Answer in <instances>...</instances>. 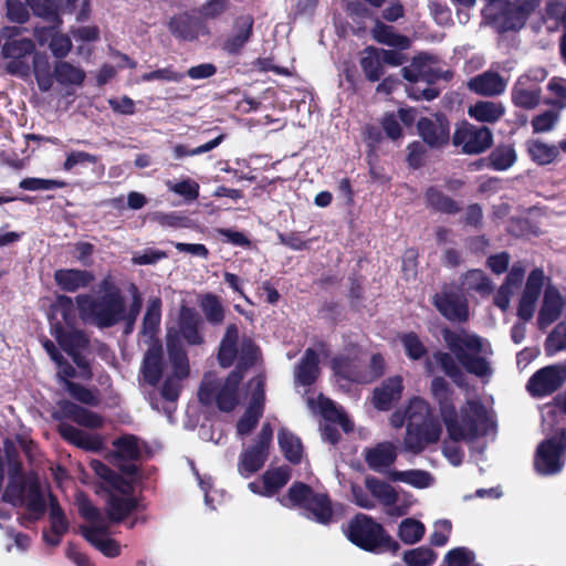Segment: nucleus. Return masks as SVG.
<instances>
[{"instance_id":"10","label":"nucleus","mask_w":566,"mask_h":566,"mask_svg":"<svg viewBox=\"0 0 566 566\" xmlns=\"http://www.w3.org/2000/svg\"><path fill=\"white\" fill-rule=\"evenodd\" d=\"M430 392L439 407V412L446 426L448 437L453 442H460L463 434L459 427L458 412L454 405V390L443 377L436 376L431 380Z\"/></svg>"},{"instance_id":"28","label":"nucleus","mask_w":566,"mask_h":566,"mask_svg":"<svg viewBox=\"0 0 566 566\" xmlns=\"http://www.w3.org/2000/svg\"><path fill=\"white\" fill-rule=\"evenodd\" d=\"M203 23L188 12L175 14L168 22V29L171 34L179 40L195 41L198 39Z\"/></svg>"},{"instance_id":"47","label":"nucleus","mask_w":566,"mask_h":566,"mask_svg":"<svg viewBox=\"0 0 566 566\" xmlns=\"http://www.w3.org/2000/svg\"><path fill=\"white\" fill-rule=\"evenodd\" d=\"M169 361L172 366L174 376L182 380L189 376V359L184 344L166 342Z\"/></svg>"},{"instance_id":"27","label":"nucleus","mask_w":566,"mask_h":566,"mask_svg":"<svg viewBox=\"0 0 566 566\" xmlns=\"http://www.w3.org/2000/svg\"><path fill=\"white\" fill-rule=\"evenodd\" d=\"M140 373L146 384L156 387L164 373V353L160 344H154L145 353Z\"/></svg>"},{"instance_id":"2","label":"nucleus","mask_w":566,"mask_h":566,"mask_svg":"<svg viewBox=\"0 0 566 566\" xmlns=\"http://www.w3.org/2000/svg\"><path fill=\"white\" fill-rule=\"evenodd\" d=\"M405 415L407 426L403 448L407 452L419 454L427 446L439 441L442 427L426 400L418 397L411 399Z\"/></svg>"},{"instance_id":"57","label":"nucleus","mask_w":566,"mask_h":566,"mask_svg":"<svg viewBox=\"0 0 566 566\" xmlns=\"http://www.w3.org/2000/svg\"><path fill=\"white\" fill-rule=\"evenodd\" d=\"M406 356L410 360H420L427 356L428 349L416 332L403 333L399 336Z\"/></svg>"},{"instance_id":"63","label":"nucleus","mask_w":566,"mask_h":566,"mask_svg":"<svg viewBox=\"0 0 566 566\" xmlns=\"http://www.w3.org/2000/svg\"><path fill=\"white\" fill-rule=\"evenodd\" d=\"M75 300L65 294H59L52 305L53 310L61 314L62 319L67 326H74L76 323L77 306H74Z\"/></svg>"},{"instance_id":"16","label":"nucleus","mask_w":566,"mask_h":566,"mask_svg":"<svg viewBox=\"0 0 566 566\" xmlns=\"http://www.w3.org/2000/svg\"><path fill=\"white\" fill-rule=\"evenodd\" d=\"M460 418L459 427L463 434L460 441H473L488 433V411L480 400H467L460 408Z\"/></svg>"},{"instance_id":"26","label":"nucleus","mask_w":566,"mask_h":566,"mask_svg":"<svg viewBox=\"0 0 566 566\" xmlns=\"http://www.w3.org/2000/svg\"><path fill=\"white\" fill-rule=\"evenodd\" d=\"M397 460V448L390 441L377 443L374 448L365 450V462L375 472H384Z\"/></svg>"},{"instance_id":"62","label":"nucleus","mask_w":566,"mask_h":566,"mask_svg":"<svg viewBox=\"0 0 566 566\" xmlns=\"http://www.w3.org/2000/svg\"><path fill=\"white\" fill-rule=\"evenodd\" d=\"M50 523L55 535H64L69 531V522L55 496L50 495Z\"/></svg>"},{"instance_id":"41","label":"nucleus","mask_w":566,"mask_h":566,"mask_svg":"<svg viewBox=\"0 0 566 566\" xmlns=\"http://www.w3.org/2000/svg\"><path fill=\"white\" fill-rule=\"evenodd\" d=\"M308 514L307 516L316 523L328 525L333 521L334 512L332 501L328 494L317 493L313 500L304 509Z\"/></svg>"},{"instance_id":"11","label":"nucleus","mask_w":566,"mask_h":566,"mask_svg":"<svg viewBox=\"0 0 566 566\" xmlns=\"http://www.w3.org/2000/svg\"><path fill=\"white\" fill-rule=\"evenodd\" d=\"M452 144L460 147L462 154L480 155L492 147L493 133L486 126H476L463 120L454 129Z\"/></svg>"},{"instance_id":"48","label":"nucleus","mask_w":566,"mask_h":566,"mask_svg":"<svg viewBox=\"0 0 566 566\" xmlns=\"http://www.w3.org/2000/svg\"><path fill=\"white\" fill-rule=\"evenodd\" d=\"M517 159L513 145H497L488 157V167L495 171H504L511 168Z\"/></svg>"},{"instance_id":"18","label":"nucleus","mask_w":566,"mask_h":566,"mask_svg":"<svg viewBox=\"0 0 566 566\" xmlns=\"http://www.w3.org/2000/svg\"><path fill=\"white\" fill-rule=\"evenodd\" d=\"M56 406L57 410L52 413L54 420L61 421L63 419H70L78 426L88 429H99L104 424V419L101 415L71 400H60Z\"/></svg>"},{"instance_id":"1","label":"nucleus","mask_w":566,"mask_h":566,"mask_svg":"<svg viewBox=\"0 0 566 566\" xmlns=\"http://www.w3.org/2000/svg\"><path fill=\"white\" fill-rule=\"evenodd\" d=\"M441 334L450 353L437 352L433 358L455 385L462 386L464 380L463 371L457 361L471 375L480 378L491 376L489 360L480 355L485 352L482 337L465 331L459 333L448 327H444Z\"/></svg>"},{"instance_id":"32","label":"nucleus","mask_w":566,"mask_h":566,"mask_svg":"<svg viewBox=\"0 0 566 566\" xmlns=\"http://www.w3.org/2000/svg\"><path fill=\"white\" fill-rule=\"evenodd\" d=\"M426 206L436 212L443 214H457L461 211L458 201L447 196L436 186H430L424 191Z\"/></svg>"},{"instance_id":"3","label":"nucleus","mask_w":566,"mask_h":566,"mask_svg":"<svg viewBox=\"0 0 566 566\" xmlns=\"http://www.w3.org/2000/svg\"><path fill=\"white\" fill-rule=\"evenodd\" d=\"M344 533L352 544L368 553L396 555L400 549L399 543L384 525L365 513L355 514Z\"/></svg>"},{"instance_id":"35","label":"nucleus","mask_w":566,"mask_h":566,"mask_svg":"<svg viewBox=\"0 0 566 566\" xmlns=\"http://www.w3.org/2000/svg\"><path fill=\"white\" fill-rule=\"evenodd\" d=\"M471 118L480 123L494 124L505 114V107L501 102L478 101L468 109Z\"/></svg>"},{"instance_id":"39","label":"nucleus","mask_w":566,"mask_h":566,"mask_svg":"<svg viewBox=\"0 0 566 566\" xmlns=\"http://www.w3.org/2000/svg\"><path fill=\"white\" fill-rule=\"evenodd\" d=\"M371 32L373 38L378 43L386 44L388 46L397 48L399 50H407L411 44V41L408 36L397 33L394 27L385 24L379 20L376 21Z\"/></svg>"},{"instance_id":"24","label":"nucleus","mask_w":566,"mask_h":566,"mask_svg":"<svg viewBox=\"0 0 566 566\" xmlns=\"http://www.w3.org/2000/svg\"><path fill=\"white\" fill-rule=\"evenodd\" d=\"M56 286L65 293L88 287L95 280L93 272L81 269H59L53 274Z\"/></svg>"},{"instance_id":"46","label":"nucleus","mask_w":566,"mask_h":566,"mask_svg":"<svg viewBox=\"0 0 566 566\" xmlns=\"http://www.w3.org/2000/svg\"><path fill=\"white\" fill-rule=\"evenodd\" d=\"M199 306L205 315V319L209 324L219 326L223 323L226 311L219 296L212 293H206L200 297Z\"/></svg>"},{"instance_id":"40","label":"nucleus","mask_w":566,"mask_h":566,"mask_svg":"<svg viewBox=\"0 0 566 566\" xmlns=\"http://www.w3.org/2000/svg\"><path fill=\"white\" fill-rule=\"evenodd\" d=\"M279 447L284 458L292 464H300L303 457L301 439L286 428H281L277 433Z\"/></svg>"},{"instance_id":"61","label":"nucleus","mask_w":566,"mask_h":566,"mask_svg":"<svg viewBox=\"0 0 566 566\" xmlns=\"http://www.w3.org/2000/svg\"><path fill=\"white\" fill-rule=\"evenodd\" d=\"M128 291L132 296V302L127 307L125 297L123 296V313L120 316L123 321H128V324H135L143 307V297L138 286L134 283L129 285Z\"/></svg>"},{"instance_id":"38","label":"nucleus","mask_w":566,"mask_h":566,"mask_svg":"<svg viewBox=\"0 0 566 566\" xmlns=\"http://www.w3.org/2000/svg\"><path fill=\"white\" fill-rule=\"evenodd\" d=\"M319 358L313 348H307L297 365L296 380L302 386L313 385L319 375Z\"/></svg>"},{"instance_id":"44","label":"nucleus","mask_w":566,"mask_h":566,"mask_svg":"<svg viewBox=\"0 0 566 566\" xmlns=\"http://www.w3.org/2000/svg\"><path fill=\"white\" fill-rule=\"evenodd\" d=\"M161 306L163 301L159 296H153L148 300L142 323L143 335L151 338L158 333L161 322Z\"/></svg>"},{"instance_id":"15","label":"nucleus","mask_w":566,"mask_h":566,"mask_svg":"<svg viewBox=\"0 0 566 566\" xmlns=\"http://www.w3.org/2000/svg\"><path fill=\"white\" fill-rule=\"evenodd\" d=\"M566 381V366L555 364L536 370L527 380L526 389L534 398L547 397Z\"/></svg>"},{"instance_id":"51","label":"nucleus","mask_w":566,"mask_h":566,"mask_svg":"<svg viewBox=\"0 0 566 566\" xmlns=\"http://www.w3.org/2000/svg\"><path fill=\"white\" fill-rule=\"evenodd\" d=\"M389 479L394 482H403L417 489H426L431 485L433 478L423 470H394L389 472Z\"/></svg>"},{"instance_id":"6","label":"nucleus","mask_w":566,"mask_h":566,"mask_svg":"<svg viewBox=\"0 0 566 566\" xmlns=\"http://www.w3.org/2000/svg\"><path fill=\"white\" fill-rule=\"evenodd\" d=\"M243 376V373L238 369L231 370L223 381L206 375L198 389L199 402L206 407L214 402L222 412L233 411L240 402L239 387Z\"/></svg>"},{"instance_id":"52","label":"nucleus","mask_w":566,"mask_h":566,"mask_svg":"<svg viewBox=\"0 0 566 566\" xmlns=\"http://www.w3.org/2000/svg\"><path fill=\"white\" fill-rule=\"evenodd\" d=\"M54 80L61 85H82L85 72L66 61H59L54 65Z\"/></svg>"},{"instance_id":"36","label":"nucleus","mask_w":566,"mask_h":566,"mask_svg":"<svg viewBox=\"0 0 566 566\" xmlns=\"http://www.w3.org/2000/svg\"><path fill=\"white\" fill-rule=\"evenodd\" d=\"M317 492L304 482L296 481L289 488L286 495L279 497L280 503L285 507L305 509Z\"/></svg>"},{"instance_id":"43","label":"nucleus","mask_w":566,"mask_h":566,"mask_svg":"<svg viewBox=\"0 0 566 566\" xmlns=\"http://www.w3.org/2000/svg\"><path fill=\"white\" fill-rule=\"evenodd\" d=\"M115 447L114 459L116 461H138L142 452L138 446V438L134 434H124L113 441Z\"/></svg>"},{"instance_id":"22","label":"nucleus","mask_w":566,"mask_h":566,"mask_svg":"<svg viewBox=\"0 0 566 566\" xmlns=\"http://www.w3.org/2000/svg\"><path fill=\"white\" fill-rule=\"evenodd\" d=\"M564 298L558 289L548 284L544 290L543 301L537 315V327L545 331L555 323L562 315L564 308Z\"/></svg>"},{"instance_id":"53","label":"nucleus","mask_w":566,"mask_h":566,"mask_svg":"<svg viewBox=\"0 0 566 566\" xmlns=\"http://www.w3.org/2000/svg\"><path fill=\"white\" fill-rule=\"evenodd\" d=\"M33 74L41 92H49L54 83V71H51V65L48 56L35 54L33 57Z\"/></svg>"},{"instance_id":"56","label":"nucleus","mask_w":566,"mask_h":566,"mask_svg":"<svg viewBox=\"0 0 566 566\" xmlns=\"http://www.w3.org/2000/svg\"><path fill=\"white\" fill-rule=\"evenodd\" d=\"M35 50V45L30 39L8 40L1 49L4 59H27Z\"/></svg>"},{"instance_id":"59","label":"nucleus","mask_w":566,"mask_h":566,"mask_svg":"<svg viewBox=\"0 0 566 566\" xmlns=\"http://www.w3.org/2000/svg\"><path fill=\"white\" fill-rule=\"evenodd\" d=\"M544 349L547 356L566 350V323L560 322L552 329L545 339Z\"/></svg>"},{"instance_id":"8","label":"nucleus","mask_w":566,"mask_h":566,"mask_svg":"<svg viewBox=\"0 0 566 566\" xmlns=\"http://www.w3.org/2000/svg\"><path fill=\"white\" fill-rule=\"evenodd\" d=\"M203 326L205 321L195 307L181 305L176 319V326L167 328L166 342L201 346L206 343Z\"/></svg>"},{"instance_id":"55","label":"nucleus","mask_w":566,"mask_h":566,"mask_svg":"<svg viewBox=\"0 0 566 566\" xmlns=\"http://www.w3.org/2000/svg\"><path fill=\"white\" fill-rule=\"evenodd\" d=\"M260 347L251 337H243L238 357L239 361L234 369L241 370L242 373L253 367L259 358Z\"/></svg>"},{"instance_id":"25","label":"nucleus","mask_w":566,"mask_h":566,"mask_svg":"<svg viewBox=\"0 0 566 566\" xmlns=\"http://www.w3.org/2000/svg\"><path fill=\"white\" fill-rule=\"evenodd\" d=\"M403 390L402 378L394 376L385 379L373 392V405L376 409L387 411L392 403L401 398Z\"/></svg>"},{"instance_id":"13","label":"nucleus","mask_w":566,"mask_h":566,"mask_svg":"<svg viewBox=\"0 0 566 566\" xmlns=\"http://www.w3.org/2000/svg\"><path fill=\"white\" fill-rule=\"evenodd\" d=\"M417 135L429 149H443L452 138L451 123L442 112H436L430 116H421L417 120Z\"/></svg>"},{"instance_id":"42","label":"nucleus","mask_w":566,"mask_h":566,"mask_svg":"<svg viewBox=\"0 0 566 566\" xmlns=\"http://www.w3.org/2000/svg\"><path fill=\"white\" fill-rule=\"evenodd\" d=\"M365 486L371 496L376 497L385 506L395 505L399 500L397 491L389 483L375 476H366Z\"/></svg>"},{"instance_id":"21","label":"nucleus","mask_w":566,"mask_h":566,"mask_svg":"<svg viewBox=\"0 0 566 566\" xmlns=\"http://www.w3.org/2000/svg\"><path fill=\"white\" fill-rule=\"evenodd\" d=\"M264 402L265 394L263 385L259 382L251 394L245 411L237 422V432L239 436H248L256 428L264 412Z\"/></svg>"},{"instance_id":"45","label":"nucleus","mask_w":566,"mask_h":566,"mask_svg":"<svg viewBox=\"0 0 566 566\" xmlns=\"http://www.w3.org/2000/svg\"><path fill=\"white\" fill-rule=\"evenodd\" d=\"M360 67L367 81L378 82L384 75V66L378 55V48L367 46L359 60Z\"/></svg>"},{"instance_id":"7","label":"nucleus","mask_w":566,"mask_h":566,"mask_svg":"<svg viewBox=\"0 0 566 566\" xmlns=\"http://www.w3.org/2000/svg\"><path fill=\"white\" fill-rule=\"evenodd\" d=\"M80 515L91 523V526H81L83 537L106 557H117L120 555V545L116 539L107 537L108 525L98 507L93 505L92 501L81 492L76 496Z\"/></svg>"},{"instance_id":"37","label":"nucleus","mask_w":566,"mask_h":566,"mask_svg":"<svg viewBox=\"0 0 566 566\" xmlns=\"http://www.w3.org/2000/svg\"><path fill=\"white\" fill-rule=\"evenodd\" d=\"M291 472V468L287 465L265 471L262 475L263 490L261 495L271 497L277 494L290 481Z\"/></svg>"},{"instance_id":"29","label":"nucleus","mask_w":566,"mask_h":566,"mask_svg":"<svg viewBox=\"0 0 566 566\" xmlns=\"http://www.w3.org/2000/svg\"><path fill=\"white\" fill-rule=\"evenodd\" d=\"M239 327L234 323L228 324L218 347L217 359L222 368L231 367L239 354Z\"/></svg>"},{"instance_id":"64","label":"nucleus","mask_w":566,"mask_h":566,"mask_svg":"<svg viewBox=\"0 0 566 566\" xmlns=\"http://www.w3.org/2000/svg\"><path fill=\"white\" fill-rule=\"evenodd\" d=\"M29 4L22 0H6V17L17 24H24L30 19Z\"/></svg>"},{"instance_id":"9","label":"nucleus","mask_w":566,"mask_h":566,"mask_svg":"<svg viewBox=\"0 0 566 566\" xmlns=\"http://www.w3.org/2000/svg\"><path fill=\"white\" fill-rule=\"evenodd\" d=\"M566 452V428L558 429L552 437L544 439L536 449L534 468L542 475H555L564 468L563 455Z\"/></svg>"},{"instance_id":"33","label":"nucleus","mask_w":566,"mask_h":566,"mask_svg":"<svg viewBox=\"0 0 566 566\" xmlns=\"http://www.w3.org/2000/svg\"><path fill=\"white\" fill-rule=\"evenodd\" d=\"M137 507L138 501L136 497L111 494L107 499L106 514L111 523L117 524L127 518Z\"/></svg>"},{"instance_id":"14","label":"nucleus","mask_w":566,"mask_h":566,"mask_svg":"<svg viewBox=\"0 0 566 566\" xmlns=\"http://www.w3.org/2000/svg\"><path fill=\"white\" fill-rule=\"evenodd\" d=\"M273 440V428L270 422H264L254 444L247 448L240 455L239 473L248 478L261 470L266 462L270 447Z\"/></svg>"},{"instance_id":"50","label":"nucleus","mask_w":566,"mask_h":566,"mask_svg":"<svg viewBox=\"0 0 566 566\" xmlns=\"http://www.w3.org/2000/svg\"><path fill=\"white\" fill-rule=\"evenodd\" d=\"M27 3L35 17L41 18L54 27L62 24L56 0H27Z\"/></svg>"},{"instance_id":"60","label":"nucleus","mask_w":566,"mask_h":566,"mask_svg":"<svg viewBox=\"0 0 566 566\" xmlns=\"http://www.w3.org/2000/svg\"><path fill=\"white\" fill-rule=\"evenodd\" d=\"M70 396L75 399L76 401L91 406L96 407L99 403V397L97 390H92L87 387H85L82 384L74 382V381H66V388Z\"/></svg>"},{"instance_id":"30","label":"nucleus","mask_w":566,"mask_h":566,"mask_svg":"<svg viewBox=\"0 0 566 566\" xmlns=\"http://www.w3.org/2000/svg\"><path fill=\"white\" fill-rule=\"evenodd\" d=\"M468 86L476 94L494 96L504 92L506 83L499 73L489 71L470 78Z\"/></svg>"},{"instance_id":"20","label":"nucleus","mask_w":566,"mask_h":566,"mask_svg":"<svg viewBox=\"0 0 566 566\" xmlns=\"http://www.w3.org/2000/svg\"><path fill=\"white\" fill-rule=\"evenodd\" d=\"M56 430L65 442L84 451L101 452L104 448V439L98 433H88L66 422H60Z\"/></svg>"},{"instance_id":"58","label":"nucleus","mask_w":566,"mask_h":566,"mask_svg":"<svg viewBox=\"0 0 566 566\" xmlns=\"http://www.w3.org/2000/svg\"><path fill=\"white\" fill-rule=\"evenodd\" d=\"M402 559L407 566H431L437 559V554L428 546H420L406 551Z\"/></svg>"},{"instance_id":"31","label":"nucleus","mask_w":566,"mask_h":566,"mask_svg":"<svg viewBox=\"0 0 566 566\" xmlns=\"http://www.w3.org/2000/svg\"><path fill=\"white\" fill-rule=\"evenodd\" d=\"M525 149L530 159L537 166H547L556 161L562 151L559 144L549 145L541 139H528Z\"/></svg>"},{"instance_id":"5","label":"nucleus","mask_w":566,"mask_h":566,"mask_svg":"<svg viewBox=\"0 0 566 566\" xmlns=\"http://www.w3.org/2000/svg\"><path fill=\"white\" fill-rule=\"evenodd\" d=\"M535 0H490L482 13L499 33L517 32L536 9Z\"/></svg>"},{"instance_id":"12","label":"nucleus","mask_w":566,"mask_h":566,"mask_svg":"<svg viewBox=\"0 0 566 566\" xmlns=\"http://www.w3.org/2000/svg\"><path fill=\"white\" fill-rule=\"evenodd\" d=\"M27 494V509L29 512L34 513L38 517L45 513L46 504L41 492L40 484L36 480L27 483L25 475L18 478H9L8 485L3 493V501L12 505L22 504L24 501V493Z\"/></svg>"},{"instance_id":"19","label":"nucleus","mask_w":566,"mask_h":566,"mask_svg":"<svg viewBox=\"0 0 566 566\" xmlns=\"http://www.w3.org/2000/svg\"><path fill=\"white\" fill-rule=\"evenodd\" d=\"M254 19L251 14L234 18L231 33L222 43V50L230 55H239L253 36Z\"/></svg>"},{"instance_id":"17","label":"nucleus","mask_w":566,"mask_h":566,"mask_svg":"<svg viewBox=\"0 0 566 566\" xmlns=\"http://www.w3.org/2000/svg\"><path fill=\"white\" fill-rule=\"evenodd\" d=\"M432 305L448 321L465 323L469 319L467 298L454 290L443 289L432 297Z\"/></svg>"},{"instance_id":"34","label":"nucleus","mask_w":566,"mask_h":566,"mask_svg":"<svg viewBox=\"0 0 566 566\" xmlns=\"http://www.w3.org/2000/svg\"><path fill=\"white\" fill-rule=\"evenodd\" d=\"M57 344L70 356L88 346V338L81 329L65 331L62 325H57L53 333Z\"/></svg>"},{"instance_id":"54","label":"nucleus","mask_w":566,"mask_h":566,"mask_svg":"<svg viewBox=\"0 0 566 566\" xmlns=\"http://www.w3.org/2000/svg\"><path fill=\"white\" fill-rule=\"evenodd\" d=\"M424 532L423 523L412 517L402 520L398 526V536L407 545H413L421 541Z\"/></svg>"},{"instance_id":"23","label":"nucleus","mask_w":566,"mask_h":566,"mask_svg":"<svg viewBox=\"0 0 566 566\" xmlns=\"http://www.w3.org/2000/svg\"><path fill=\"white\" fill-rule=\"evenodd\" d=\"M542 88L528 75L517 78L511 91L512 103L523 109H534L541 103Z\"/></svg>"},{"instance_id":"4","label":"nucleus","mask_w":566,"mask_h":566,"mask_svg":"<svg viewBox=\"0 0 566 566\" xmlns=\"http://www.w3.org/2000/svg\"><path fill=\"white\" fill-rule=\"evenodd\" d=\"M75 304L82 322L99 329L111 328L123 321V296L83 293L75 296Z\"/></svg>"},{"instance_id":"49","label":"nucleus","mask_w":566,"mask_h":566,"mask_svg":"<svg viewBox=\"0 0 566 566\" xmlns=\"http://www.w3.org/2000/svg\"><path fill=\"white\" fill-rule=\"evenodd\" d=\"M462 284L468 291L479 293L481 296H489L493 292V283L480 269H472L464 273Z\"/></svg>"}]
</instances>
